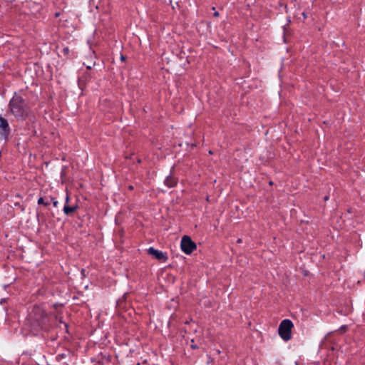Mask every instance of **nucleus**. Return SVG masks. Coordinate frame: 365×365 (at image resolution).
<instances>
[{
  "mask_svg": "<svg viewBox=\"0 0 365 365\" xmlns=\"http://www.w3.org/2000/svg\"><path fill=\"white\" fill-rule=\"evenodd\" d=\"M165 183L169 187H174L175 185L176 181H175V180L173 178L168 177L165 179Z\"/></svg>",
  "mask_w": 365,
  "mask_h": 365,
  "instance_id": "obj_7",
  "label": "nucleus"
},
{
  "mask_svg": "<svg viewBox=\"0 0 365 365\" xmlns=\"http://www.w3.org/2000/svg\"><path fill=\"white\" fill-rule=\"evenodd\" d=\"M45 310L41 307H34L30 313L29 318L33 322L34 326L41 327L46 319Z\"/></svg>",
  "mask_w": 365,
  "mask_h": 365,
  "instance_id": "obj_2",
  "label": "nucleus"
},
{
  "mask_svg": "<svg viewBox=\"0 0 365 365\" xmlns=\"http://www.w3.org/2000/svg\"><path fill=\"white\" fill-rule=\"evenodd\" d=\"M63 51V53L66 54L68 53V52H69L68 48H64Z\"/></svg>",
  "mask_w": 365,
  "mask_h": 365,
  "instance_id": "obj_9",
  "label": "nucleus"
},
{
  "mask_svg": "<svg viewBox=\"0 0 365 365\" xmlns=\"http://www.w3.org/2000/svg\"><path fill=\"white\" fill-rule=\"evenodd\" d=\"M191 346H192V348H193V349H196V348H197V346H196L195 344H191Z\"/></svg>",
  "mask_w": 365,
  "mask_h": 365,
  "instance_id": "obj_13",
  "label": "nucleus"
},
{
  "mask_svg": "<svg viewBox=\"0 0 365 365\" xmlns=\"http://www.w3.org/2000/svg\"><path fill=\"white\" fill-rule=\"evenodd\" d=\"M77 207H63V212L66 215H70L75 212Z\"/></svg>",
  "mask_w": 365,
  "mask_h": 365,
  "instance_id": "obj_8",
  "label": "nucleus"
},
{
  "mask_svg": "<svg viewBox=\"0 0 365 365\" xmlns=\"http://www.w3.org/2000/svg\"><path fill=\"white\" fill-rule=\"evenodd\" d=\"M148 253L152 256H153L155 258L162 260L163 262H165L168 259V257L166 255L158 250L154 249L153 247H150L148 250Z\"/></svg>",
  "mask_w": 365,
  "mask_h": 365,
  "instance_id": "obj_6",
  "label": "nucleus"
},
{
  "mask_svg": "<svg viewBox=\"0 0 365 365\" xmlns=\"http://www.w3.org/2000/svg\"><path fill=\"white\" fill-rule=\"evenodd\" d=\"M180 247L182 250L187 255L191 254L195 249L196 245L188 236H183L181 240Z\"/></svg>",
  "mask_w": 365,
  "mask_h": 365,
  "instance_id": "obj_4",
  "label": "nucleus"
},
{
  "mask_svg": "<svg viewBox=\"0 0 365 365\" xmlns=\"http://www.w3.org/2000/svg\"><path fill=\"white\" fill-rule=\"evenodd\" d=\"M345 329H346V328H345V327H341V330H345Z\"/></svg>",
  "mask_w": 365,
  "mask_h": 365,
  "instance_id": "obj_16",
  "label": "nucleus"
},
{
  "mask_svg": "<svg viewBox=\"0 0 365 365\" xmlns=\"http://www.w3.org/2000/svg\"><path fill=\"white\" fill-rule=\"evenodd\" d=\"M237 243H241L242 242V240L241 239H239L237 241Z\"/></svg>",
  "mask_w": 365,
  "mask_h": 365,
  "instance_id": "obj_14",
  "label": "nucleus"
},
{
  "mask_svg": "<svg viewBox=\"0 0 365 365\" xmlns=\"http://www.w3.org/2000/svg\"><path fill=\"white\" fill-rule=\"evenodd\" d=\"M213 15L215 17H218L220 14L218 11H215Z\"/></svg>",
  "mask_w": 365,
  "mask_h": 365,
  "instance_id": "obj_11",
  "label": "nucleus"
},
{
  "mask_svg": "<svg viewBox=\"0 0 365 365\" xmlns=\"http://www.w3.org/2000/svg\"><path fill=\"white\" fill-rule=\"evenodd\" d=\"M10 132V128L7 120L0 115V134L6 138Z\"/></svg>",
  "mask_w": 365,
  "mask_h": 365,
  "instance_id": "obj_5",
  "label": "nucleus"
},
{
  "mask_svg": "<svg viewBox=\"0 0 365 365\" xmlns=\"http://www.w3.org/2000/svg\"><path fill=\"white\" fill-rule=\"evenodd\" d=\"M43 199L42 197H40V198L38 199V203L39 205H41V203H43Z\"/></svg>",
  "mask_w": 365,
  "mask_h": 365,
  "instance_id": "obj_10",
  "label": "nucleus"
},
{
  "mask_svg": "<svg viewBox=\"0 0 365 365\" xmlns=\"http://www.w3.org/2000/svg\"><path fill=\"white\" fill-rule=\"evenodd\" d=\"M302 15L304 19H306L307 17V14L304 12L302 13Z\"/></svg>",
  "mask_w": 365,
  "mask_h": 365,
  "instance_id": "obj_12",
  "label": "nucleus"
},
{
  "mask_svg": "<svg viewBox=\"0 0 365 365\" xmlns=\"http://www.w3.org/2000/svg\"><path fill=\"white\" fill-rule=\"evenodd\" d=\"M210 154H212V152L211 150L209 151Z\"/></svg>",
  "mask_w": 365,
  "mask_h": 365,
  "instance_id": "obj_17",
  "label": "nucleus"
},
{
  "mask_svg": "<svg viewBox=\"0 0 365 365\" xmlns=\"http://www.w3.org/2000/svg\"><path fill=\"white\" fill-rule=\"evenodd\" d=\"M8 112L19 120H24L29 115V108L25 100L15 93L9 101Z\"/></svg>",
  "mask_w": 365,
  "mask_h": 365,
  "instance_id": "obj_1",
  "label": "nucleus"
},
{
  "mask_svg": "<svg viewBox=\"0 0 365 365\" xmlns=\"http://www.w3.org/2000/svg\"><path fill=\"white\" fill-rule=\"evenodd\" d=\"M293 327V323L289 319H284L281 322L278 332L283 340L288 341L291 339V333Z\"/></svg>",
  "mask_w": 365,
  "mask_h": 365,
  "instance_id": "obj_3",
  "label": "nucleus"
},
{
  "mask_svg": "<svg viewBox=\"0 0 365 365\" xmlns=\"http://www.w3.org/2000/svg\"><path fill=\"white\" fill-rule=\"evenodd\" d=\"M120 58H121L122 61L125 60V57L123 56H121Z\"/></svg>",
  "mask_w": 365,
  "mask_h": 365,
  "instance_id": "obj_15",
  "label": "nucleus"
}]
</instances>
